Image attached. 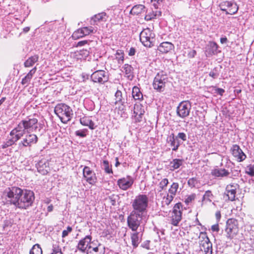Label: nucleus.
<instances>
[{"label":"nucleus","instance_id":"obj_1","mask_svg":"<svg viewBox=\"0 0 254 254\" xmlns=\"http://www.w3.org/2000/svg\"><path fill=\"white\" fill-rule=\"evenodd\" d=\"M37 125L38 120L36 118H27L21 121L14 129L22 137L26 133L36 130L38 128Z\"/></svg>","mask_w":254,"mask_h":254},{"label":"nucleus","instance_id":"obj_2","mask_svg":"<svg viewBox=\"0 0 254 254\" xmlns=\"http://www.w3.org/2000/svg\"><path fill=\"white\" fill-rule=\"evenodd\" d=\"M147 219V215L132 211L127 218V226L132 231H137L141 225H145Z\"/></svg>","mask_w":254,"mask_h":254},{"label":"nucleus","instance_id":"obj_3","mask_svg":"<svg viewBox=\"0 0 254 254\" xmlns=\"http://www.w3.org/2000/svg\"><path fill=\"white\" fill-rule=\"evenodd\" d=\"M148 197L145 194H139L135 196L132 202V211L147 215V208Z\"/></svg>","mask_w":254,"mask_h":254},{"label":"nucleus","instance_id":"obj_4","mask_svg":"<svg viewBox=\"0 0 254 254\" xmlns=\"http://www.w3.org/2000/svg\"><path fill=\"white\" fill-rule=\"evenodd\" d=\"M35 199L34 194L30 190H22L19 195L16 207L21 209H27L32 206Z\"/></svg>","mask_w":254,"mask_h":254},{"label":"nucleus","instance_id":"obj_5","mask_svg":"<svg viewBox=\"0 0 254 254\" xmlns=\"http://www.w3.org/2000/svg\"><path fill=\"white\" fill-rule=\"evenodd\" d=\"M55 114L60 119L61 122L64 124L69 121L73 115L71 108L65 104H59L55 108Z\"/></svg>","mask_w":254,"mask_h":254},{"label":"nucleus","instance_id":"obj_6","mask_svg":"<svg viewBox=\"0 0 254 254\" xmlns=\"http://www.w3.org/2000/svg\"><path fill=\"white\" fill-rule=\"evenodd\" d=\"M168 81L167 75L165 74L163 71H161L156 74L154 79L153 88L158 92H162L165 90L166 84Z\"/></svg>","mask_w":254,"mask_h":254},{"label":"nucleus","instance_id":"obj_7","mask_svg":"<svg viewBox=\"0 0 254 254\" xmlns=\"http://www.w3.org/2000/svg\"><path fill=\"white\" fill-rule=\"evenodd\" d=\"M22 192V190L17 187H12L6 189L4 192L3 195L6 197L8 201L11 203L14 204L15 206L18 199L19 195Z\"/></svg>","mask_w":254,"mask_h":254},{"label":"nucleus","instance_id":"obj_8","mask_svg":"<svg viewBox=\"0 0 254 254\" xmlns=\"http://www.w3.org/2000/svg\"><path fill=\"white\" fill-rule=\"evenodd\" d=\"M140 40L142 44L147 47H151L154 40V34L149 28L143 29L140 33Z\"/></svg>","mask_w":254,"mask_h":254},{"label":"nucleus","instance_id":"obj_9","mask_svg":"<svg viewBox=\"0 0 254 254\" xmlns=\"http://www.w3.org/2000/svg\"><path fill=\"white\" fill-rule=\"evenodd\" d=\"M126 95H123L120 90H117L115 93L114 104L117 106L116 109H118L119 114H122L126 110Z\"/></svg>","mask_w":254,"mask_h":254},{"label":"nucleus","instance_id":"obj_10","mask_svg":"<svg viewBox=\"0 0 254 254\" xmlns=\"http://www.w3.org/2000/svg\"><path fill=\"white\" fill-rule=\"evenodd\" d=\"M238 221L234 219H229L226 223L225 232L226 237L229 239H232L238 232Z\"/></svg>","mask_w":254,"mask_h":254},{"label":"nucleus","instance_id":"obj_11","mask_svg":"<svg viewBox=\"0 0 254 254\" xmlns=\"http://www.w3.org/2000/svg\"><path fill=\"white\" fill-rule=\"evenodd\" d=\"M22 137L21 140L18 143L20 148L30 147L33 144H36L38 141L37 136L30 132L26 133Z\"/></svg>","mask_w":254,"mask_h":254},{"label":"nucleus","instance_id":"obj_12","mask_svg":"<svg viewBox=\"0 0 254 254\" xmlns=\"http://www.w3.org/2000/svg\"><path fill=\"white\" fill-rule=\"evenodd\" d=\"M220 8L224 11L227 14H234L236 13L238 10V6L237 4L232 1H225L220 3L219 4Z\"/></svg>","mask_w":254,"mask_h":254},{"label":"nucleus","instance_id":"obj_13","mask_svg":"<svg viewBox=\"0 0 254 254\" xmlns=\"http://www.w3.org/2000/svg\"><path fill=\"white\" fill-rule=\"evenodd\" d=\"M182 210L183 206L181 203H177L174 205L173 209L171 219V223L174 226H177L181 220Z\"/></svg>","mask_w":254,"mask_h":254},{"label":"nucleus","instance_id":"obj_14","mask_svg":"<svg viewBox=\"0 0 254 254\" xmlns=\"http://www.w3.org/2000/svg\"><path fill=\"white\" fill-rule=\"evenodd\" d=\"M191 104L189 101H183L177 107V113L178 116L182 118L188 117L191 109Z\"/></svg>","mask_w":254,"mask_h":254},{"label":"nucleus","instance_id":"obj_15","mask_svg":"<svg viewBox=\"0 0 254 254\" xmlns=\"http://www.w3.org/2000/svg\"><path fill=\"white\" fill-rule=\"evenodd\" d=\"M202 239L200 242V247L201 251H203L204 254H212V243L205 233H201Z\"/></svg>","mask_w":254,"mask_h":254},{"label":"nucleus","instance_id":"obj_16","mask_svg":"<svg viewBox=\"0 0 254 254\" xmlns=\"http://www.w3.org/2000/svg\"><path fill=\"white\" fill-rule=\"evenodd\" d=\"M230 151L234 159L238 162L243 161L247 158L246 155L237 144L233 145Z\"/></svg>","mask_w":254,"mask_h":254},{"label":"nucleus","instance_id":"obj_17","mask_svg":"<svg viewBox=\"0 0 254 254\" xmlns=\"http://www.w3.org/2000/svg\"><path fill=\"white\" fill-rule=\"evenodd\" d=\"M91 78L94 82L103 83L108 81V76L104 70H98L92 74Z\"/></svg>","mask_w":254,"mask_h":254},{"label":"nucleus","instance_id":"obj_18","mask_svg":"<svg viewBox=\"0 0 254 254\" xmlns=\"http://www.w3.org/2000/svg\"><path fill=\"white\" fill-rule=\"evenodd\" d=\"M92 237L90 235L86 236L84 238L80 240L77 246V249L82 253H85L88 249H90L92 247L90 245Z\"/></svg>","mask_w":254,"mask_h":254},{"label":"nucleus","instance_id":"obj_19","mask_svg":"<svg viewBox=\"0 0 254 254\" xmlns=\"http://www.w3.org/2000/svg\"><path fill=\"white\" fill-rule=\"evenodd\" d=\"M83 177L86 179V181L91 185H94L97 178L95 173L92 171L89 167L85 166L83 169Z\"/></svg>","mask_w":254,"mask_h":254},{"label":"nucleus","instance_id":"obj_20","mask_svg":"<svg viewBox=\"0 0 254 254\" xmlns=\"http://www.w3.org/2000/svg\"><path fill=\"white\" fill-rule=\"evenodd\" d=\"M93 30L94 29L92 27H84L74 31L72 35V37L74 39H79L86 35H88L91 33H93Z\"/></svg>","mask_w":254,"mask_h":254},{"label":"nucleus","instance_id":"obj_21","mask_svg":"<svg viewBox=\"0 0 254 254\" xmlns=\"http://www.w3.org/2000/svg\"><path fill=\"white\" fill-rule=\"evenodd\" d=\"M238 187V185L237 184L227 186L225 195L228 198V200L234 201L235 199L236 189Z\"/></svg>","mask_w":254,"mask_h":254},{"label":"nucleus","instance_id":"obj_22","mask_svg":"<svg viewBox=\"0 0 254 254\" xmlns=\"http://www.w3.org/2000/svg\"><path fill=\"white\" fill-rule=\"evenodd\" d=\"M133 183V180L129 176L127 178H123L118 181L119 188L123 190H127L130 188Z\"/></svg>","mask_w":254,"mask_h":254},{"label":"nucleus","instance_id":"obj_23","mask_svg":"<svg viewBox=\"0 0 254 254\" xmlns=\"http://www.w3.org/2000/svg\"><path fill=\"white\" fill-rule=\"evenodd\" d=\"M174 45L171 42H164L158 47V50L163 53L166 54L174 49Z\"/></svg>","mask_w":254,"mask_h":254},{"label":"nucleus","instance_id":"obj_24","mask_svg":"<svg viewBox=\"0 0 254 254\" xmlns=\"http://www.w3.org/2000/svg\"><path fill=\"white\" fill-rule=\"evenodd\" d=\"M49 163L46 160H40L37 165V168L39 172L43 174H47L49 170Z\"/></svg>","mask_w":254,"mask_h":254},{"label":"nucleus","instance_id":"obj_25","mask_svg":"<svg viewBox=\"0 0 254 254\" xmlns=\"http://www.w3.org/2000/svg\"><path fill=\"white\" fill-rule=\"evenodd\" d=\"M145 113L144 107L140 104H135L133 108V114L134 117L136 118V119L140 121L142 116L144 115Z\"/></svg>","mask_w":254,"mask_h":254},{"label":"nucleus","instance_id":"obj_26","mask_svg":"<svg viewBox=\"0 0 254 254\" xmlns=\"http://www.w3.org/2000/svg\"><path fill=\"white\" fill-rule=\"evenodd\" d=\"M211 174L215 177L223 178L227 177L230 173L225 169L215 168L211 170Z\"/></svg>","mask_w":254,"mask_h":254},{"label":"nucleus","instance_id":"obj_27","mask_svg":"<svg viewBox=\"0 0 254 254\" xmlns=\"http://www.w3.org/2000/svg\"><path fill=\"white\" fill-rule=\"evenodd\" d=\"M10 135L12 136V138L7 140L6 142L8 145L11 146L14 144L16 141L19 140L22 137L19 133L16 131L14 128L11 130L9 133Z\"/></svg>","mask_w":254,"mask_h":254},{"label":"nucleus","instance_id":"obj_28","mask_svg":"<svg viewBox=\"0 0 254 254\" xmlns=\"http://www.w3.org/2000/svg\"><path fill=\"white\" fill-rule=\"evenodd\" d=\"M37 70L36 66H35L32 69H31L29 72L26 74V75L22 79L21 84L23 85H24L25 87L28 86L29 83H30L31 79L33 77V75L35 73Z\"/></svg>","mask_w":254,"mask_h":254},{"label":"nucleus","instance_id":"obj_29","mask_svg":"<svg viewBox=\"0 0 254 254\" xmlns=\"http://www.w3.org/2000/svg\"><path fill=\"white\" fill-rule=\"evenodd\" d=\"M217 51L218 45L217 44L214 42H210L206 48V54L208 56L216 55L217 54Z\"/></svg>","mask_w":254,"mask_h":254},{"label":"nucleus","instance_id":"obj_30","mask_svg":"<svg viewBox=\"0 0 254 254\" xmlns=\"http://www.w3.org/2000/svg\"><path fill=\"white\" fill-rule=\"evenodd\" d=\"M131 244L134 248H136L141 242L140 232L135 231L131 234Z\"/></svg>","mask_w":254,"mask_h":254},{"label":"nucleus","instance_id":"obj_31","mask_svg":"<svg viewBox=\"0 0 254 254\" xmlns=\"http://www.w3.org/2000/svg\"><path fill=\"white\" fill-rule=\"evenodd\" d=\"M125 76L129 79L131 80L133 78V67L128 64H125L123 66Z\"/></svg>","mask_w":254,"mask_h":254},{"label":"nucleus","instance_id":"obj_32","mask_svg":"<svg viewBox=\"0 0 254 254\" xmlns=\"http://www.w3.org/2000/svg\"><path fill=\"white\" fill-rule=\"evenodd\" d=\"M80 123L83 126L88 127L91 129L95 128L94 122L88 117H84L80 118Z\"/></svg>","mask_w":254,"mask_h":254},{"label":"nucleus","instance_id":"obj_33","mask_svg":"<svg viewBox=\"0 0 254 254\" xmlns=\"http://www.w3.org/2000/svg\"><path fill=\"white\" fill-rule=\"evenodd\" d=\"M38 60L39 56L37 55L31 56L25 61L24 63V65L25 67H31L38 61Z\"/></svg>","mask_w":254,"mask_h":254},{"label":"nucleus","instance_id":"obj_34","mask_svg":"<svg viewBox=\"0 0 254 254\" xmlns=\"http://www.w3.org/2000/svg\"><path fill=\"white\" fill-rule=\"evenodd\" d=\"M184 160L180 159H174L170 163V169L174 170L177 169L181 166L183 163Z\"/></svg>","mask_w":254,"mask_h":254},{"label":"nucleus","instance_id":"obj_35","mask_svg":"<svg viewBox=\"0 0 254 254\" xmlns=\"http://www.w3.org/2000/svg\"><path fill=\"white\" fill-rule=\"evenodd\" d=\"M176 139L175 137V135L174 133H172L170 136H169V142H170V144L171 146L173 147L172 150L173 151H176L179 146L180 145V143L179 140H176Z\"/></svg>","mask_w":254,"mask_h":254},{"label":"nucleus","instance_id":"obj_36","mask_svg":"<svg viewBox=\"0 0 254 254\" xmlns=\"http://www.w3.org/2000/svg\"><path fill=\"white\" fill-rule=\"evenodd\" d=\"M145 7L142 4H137L134 5L131 9L130 12L132 14H139L142 12L145 11Z\"/></svg>","mask_w":254,"mask_h":254},{"label":"nucleus","instance_id":"obj_37","mask_svg":"<svg viewBox=\"0 0 254 254\" xmlns=\"http://www.w3.org/2000/svg\"><path fill=\"white\" fill-rule=\"evenodd\" d=\"M132 96L134 100H142L143 99V95L140 92V89L136 86H134L132 88Z\"/></svg>","mask_w":254,"mask_h":254},{"label":"nucleus","instance_id":"obj_38","mask_svg":"<svg viewBox=\"0 0 254 254\" xmlns=\"http://www.w3.org/2000/svg\"><path fill=\"white\" fill-rule=\"evenodd\" d=\"M161 15V12L160 11L156 10L155 11H152V12L149 13L145 16V19L147 21L150 20L153 18H155L157 17H159Z\"/></svg>","mask_w":254,"mask_h":254},{"label":"nucleus","instance_id":"obj_39","mask_svg":"<svg viewBox=\"0 0 254 254\" xmlns=\"http://www.w3.org/2000/svg\"><path fill=\"white\" fill-rule=\"evenodd\" d=\"M29 254H42V250L38 244L34 245L30 251Z\"/></svg>","mask_w":254,"mask_h":254},{"label":"nucleus","instance_id":"obj_40","mask_svg":"<svg viewBox=\"0 0 254 254\" xmlns=\"http://www.w3.org/2000/svg\"><path fill=\"white\" fill-rule=\"evenodd\" d=\"M179 189V184L178 183H173L170 189H169V192L170 194H172L173 196L176 194L177 190Z\"/></svg>","mask_w":254,"mask_h":254},{"label":"nucleus","instance_id":"obj_41","mask_svg":"<svg viewBox=\"0 0 254 254\" xmlns=\"http://www.w3.org/2000/svg\"><path fill=\"white\" fill-rule=\"evenodd\" d=\"M106 14L105 12H102L96 14L92 18V19L94 22L99 21L100 20H103L104 17L106 16Z\"/></svg>","mask_w":254,"mask_h":254},{"label":"nucleus","instance_id":"obj_42","mask_svg":"<svg viewBox=\"0 0 254 254\" xmlns=\"http://www.w3.org/2000/svg\"><path fill=\"white\" fill-rule=\"evenodd\" d=\"M174 198V196L171 194H167L166 196H164L163 199V202L165 204L168 205L172 201Z\"/></svg>","mask_w":254,"mask_h":254},{"label":"nucleus","instance_id":"obj_43","mask_svg":"<svg viewBox=\"0 0 254 254\" xmlns=\"http://www.w3.org/2000/svg\"><path fill=\"white\" fill-rule=\"evenodd\" d=\"M246 173L252 177H254V165L250 164L247 166Z\"/></svg>","mask_w":254,"mask_h":254},{"label":"nucleus","instance_id":"obj_44","mask_svg":"<svg viewBox=\"0 0 254 254\" xmlns=\"http://www.w3.org/2000/svg\"><path fill=\"white\" fill-rule=\"evenodd\" d=\"M212 196H213V195H212V193H211V191L207 190L205 191L204 194L203 195V196L202 197V201L207 200L211 202V198H212Z\"/></svg>","mask_w":254,"mask_h":254},{"label":"nucleus","instance_id":"obj_45","mask_svg":"<svg viewBox=\"0 0 254 254\" xmlns=\"http://www.w3.org/2000/svg\"><path fill=\"white\" fill-rule=\"evenodd\" d=\"M116 58L118 60L119 63H120V62H123L124 61V53L121 50H118L117 51L116 54Z\"/></svg>","mask_w":254,"mask_h":254},{"label":"nucleus","instance_id":"obj_46","mask_svg":"<svg viewBox=\"0 0 254 254\" xmlns=\"http://www.w3.org/2000/svg\"><path fill=\"white\" fill-rule=\"evenodd\" d=\"M176 140L181 139L183 141H185L187 140V136L184 132H179L178 135L176 136Z\"/></svg>","mask_w":254,"mask_h":254},{"label":"nucleus","instance_id":"obj_47","mask_svg":"<svg viewBox=\"0 0 254 254\" xmlns=\"http://www.w3.org/2000/svg\"><path fill=\"white\" fill-rule=\"evenodd\" d=\"M168 180L166 178L163 179L159 183V187L161 190L165 189L166 187L168 184Z\"/></svg>","mask_w":254,"mask_h":254},{"label":"nucleus","instance_id":"obj_48","mask_svg":"<svg viewBox=\"0 0 254 254\" xmlns=\"http://www.w3.org/2000/svg\"><path fill=\"white\" fill-rule=\"evenodd\" d=\"M79 55L81 56V58H86L89 54V52L87 50L82 49L78 52Z\"/></svg>","mask_w":254,"mask_h":254},{"label":"nucleus","instance_id":"obj_49","mask_svg":"<svg viewBox=\"0 0 254 254\" xmlns=\"http://www.w3.org/2000/svg\"><path fill=\"white\" fill-rule=\"evenodd\" d=\"M86 129L78 130L75 131V134L76 135L81 137H84L86 136Z\"/></svg>","mask_w":254,"mask_h":254},{"label":"nucleus","instance_id":"obj_50","mask_svg":"<svg viewBox=\"0 0 254 254\" xmlns=\"http://www.w3.org/2000/svg\"><path fill=\"white\" fill-rule=\"evenodd\" d=\"M195 197V195L194 194L190 195L188 196L185 199V202L186 204L188 205L190 202L194 199Z\"/></svg>","mask_w":254,"mask_h":254},{"label":"nucleus","instance_id":"obj_51","mask_svg":"<svg viewBox=\"0 0 254 254\" xmlns=\"http://www.w3.org/2000/svg\"><path fill=\"white\" fill-rule=\"evenodd\" d=\"M103 164L105 165V171L107 173L110 174L111 173H112V170L110 167L109 165L108 162L107 161L104 160L103 161Z\"/></svg>","mask_w":254,"mask_h":254},{"label":"nucleus","instance_id":"obj_52","mask_svg":"<svg viewBox=\"0 0 254 254\" xmlns=\"http://www.w3.org/2000/svg\"><path fill=\"white\" fill-rule=\"evenodd\" d=\"M72 228L70 226H68L66 230H64L62 232V237L64 238L67 236L69 233L72 231Z\"/></svg>","mask_w":254,"mask_h":254},{"label":"nucleus","instance_id":"obj_53","mask_svg":"<svg viewBox=\"0 0 254 254\" xmlns=\"http://www.w3.org/2000/svg\"><path fill=\"white\" fill-rule=\"evenodd\" d=\"M209 75L213 78H216L219 76V73L216 69H213L209 72Z\"/></svg>","mask_w":254,"mask_h":254},{"label":"nucleus","instance_id":"obj_54","mask_svg":"<svg viewBox=\"0 0 254 254\" xmlns=\"http://www.w3.org/2000/svg\"><path fill=\"white\" fill-rule=\"evenodd\" d=\"M163 1V0H151L153 5L156 9L158 7V5L162 2Z\"/></svg>","mask_w":254,"mask_h":254},{"label":"nucleus","instance_id":"obj_55","mask_svg":"<svg viewBox=\"0 0 254 254\" xmlns=\"http://www.w3.org/2000/svg\"><path fill=\"white\" fill-rule=\"evenodd\" d=\"M196 183V180L194 178L190 179L188 181V185L191 187H194Z\"/></svg>","mask_w":254,"mask_h":254},{"label":"nucleus","instance_id":"obj_56","mask_svg":"<svg viewBox=\"0 0 254 254\" xmlns=\"http://www.w3.org/2000/svg\"><path fill=\"white\" fill-rule=\"evenodd\" d=\"M52 254H62L61 249L58 247H54Z\"/></svg>","mask_w":254,"mask_h":254},{"label":"nucleus","instance_id":"obj_57","mask_svg":"<svg viewBox=\"0 0 254 254\" xmlns=\"http://www.w3.org/2000/svg\"><path fill=\"white\" fill-rule=\"evenodd\" d=\"M196 54V52L194 50H192L190 51L188 54V56L189 58H192L195 57Z\"/></svg>","mask_w":254,"mask_h":254},{"label":"nucleus","instance_id":"obj_58","mask_svg":"<svg viewBox=\"0 0 254 254\" xmlns=\"http://www.w3.org/2000/svg\"><path fill=\"white\" fill-rule=\"evenodd\" d=\"M215 93L218 94L222 96L225 92V90L223 89L217 88L215 89Z\"/></svg>","mask_w":254,"mask_h":254},{"label":"nucleus","instance_id":"obj_59","mask_svg":"<svg viewBox=\"0 0 254 254\" xmlns=\"http://www.w3.org/2000/svg\"><path fill=\"white\" fill-rule=\"evenodd\" d=\"M211 230L214 232H218L219 230L218 224H215L211 226Z\"/></svg>","mask_w":254,"mask_h":254},{"label":"nucleus","instance_id":"obj_60","mask_svg":"<svg viewBox=\"0 0 254 254\" xmlns=\"http://www.w3.org/2000/svg\"><path fill=\"white\" fill-rule=\"evenodd\" d=\"M135 52V49L134 48H131L128 51V55L130 56H134Z\"/></svg>","mask_w":254,"mask_h":254},{"label":"nucleus","instance_id":"obj_61","mask_svg":"<svg viewBox=\"0 0 254 254\" xmlns=\"http://www.w3.org/2000/svg\"><path fill=\"white\" fill-rule=\"evenodd\" d=\"M87 43H88L87 40L81 41H79V42H78L77 46H82Z\"/></svg>","mask_w":254,"mask_h":254},{"label":"nucleus","instance_id":"obj_62","mask_svg":"<svg viewBox=\"0 0 254 254\" xmlns=\"http://www.w3.org/2000/svg\"><path fill=\"white\" fill-rule=\"evenodd\" d=\"M227 42V38L226 37H222L220 38V42L221 44H225Z\"/></svg>","mask_w":254,"mask_h":254},{"label":"nucleus","instance_id":"obj_63","mask_svg":"<svg viewBox=\"0 0 254 254\" xmlns=\"http://www.w3.org/2000/svg\"><path fill=\"white\" fill-rule=\"evenodd\" d=\"M101 246V244H98V246L95 247H94V248H93V251L94 252H97L98 251V249H99L98 247H99V246Z\"/></svg>","mask_w":254,"mask_h":254},{"label":"nucleus","instance_id":"obj_64","mask_svg":"<svg viewBox=\"0 0 254 254\" xmlns=\"http://www.w3.org/2000/svg\"><path fill=\"white\" fill-rule=\"evenodd\" d=\"M53 209V206L52 205H49L47 208V210L49 212H51Z\"/></svg>","mask_w":254,"mask_h":254}]
</instances>
